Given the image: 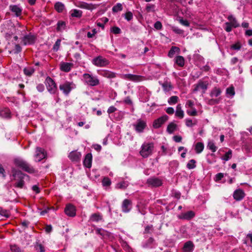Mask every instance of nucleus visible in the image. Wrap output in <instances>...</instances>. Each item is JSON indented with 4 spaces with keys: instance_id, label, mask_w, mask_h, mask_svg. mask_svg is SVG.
I'll use <instances>...</instances> for the list:
<instances>
[{
    "instance_id": "nucleus-1",
    "label": "nucleus",
    "mask_w": 252,
    "mask_h": 252,
    "mask_svg": "<svg viewBox=\"0 0 252 252\" xmlns=\"http://www.w3.org/2000/svg\"><path fill=\"white\" fill-rule=\"evenodd\" d=\"M14 163L17 166L29 173H33L35 172L34 169L24 160L15 159L14 160Z\"/></svg>"
},
{
    "instance_id": "nucleus-2",
    "label": "nucleus",
    "mask_w": 252,
    "mask_h": 252,
    "mask_svg": "<svg viewBox=\"0 0 252 252\" xmlns=\"http://www.w3.org/2000/svg\"><path fill=\"white\" fill-rule=\"evenodd\" d=\"M27 175L23 173L21 171L15 170L13 171V176L15 180L18 181L15 183V186L19 188H22L24 185L23 179Z\"/></svg>"
},
{
    "instance_id": "nucleus-3",
    "label": "nucleus",
    "mask_w": 252,
    "mask_h": 252,
    "mask_svg": "<svg viewBox=\"0 0 252 252\" xmlns=\"http://www.w3.org/2000/svg\"><path fill=\"white\" fill-rule=\"evenodd\" d=\"M154 149V144L153 143L144 144L142 146V150L140 151V155L143 158H147L150 155Z\"/></svg>"
},
{
    "instance_id": "nucleus-4",
    "label": "nucleus",
    "mask_w": 252,
    "mask_h": 252,
    "mask_svg": "<svg viewBox=\"0 0 252 252\" xmlns=\"http://www.w3.org/2000/svg\"><path fill=\"white\" fill-rule=\"evenodd\" d=\"M228 19L229 22H226L225 23L226 28L225 29L227 32H230L231 31L232 27L237 28L239 26V24L238 23L236 19L232 15H230L228 17Z\"/></svg>"
},
{
    "instance_id": "nucleus-5",
    "label": "nucleus",
    "mask_w": 252,
    "mask_h": 252,
    "mask_svg": "<svg viewBox=\"0 0 252 252\" xmlns=\"http://www.w3.org/2000/svg\"><path fill=\"white\" fill-rule=\"evenodd\" d=\"M93 63L97 66H103L108 64V61L102 56H98L93 60Z\"/></svg>"
},
{
    "instance_id": "nucleus-6",
    "label": "nucleus",
    "mask_w": 252,
    "mask_h": 252,
    "mask_svg": "<svg viewBox=\"0 0 252 252\" xmlns=\"http://www.w3.org/2000/svg\"><path fill=\"white\" fill-rule=\"evenodd\" d=\"M84 78L87 84L90 86H96L99 83L98 79L93 77L89 74H85L84 75Z\"/></svg>"
},
{
    "instance_id": "nucleus-7",
    "label": "nucleus",
    "mask_w": 252,
    "mask_h": 252,
    "mask_svg": "<svg viewBox=\"0 0 252 252\" xmlns=\"http://www.w3.org/2000/svg\"><path fill=\"white\" fill-rule=\"evenodd\" d=\"M46 84L48 90L51 93H55L56 90V85L54 80L50 77L46 79Z\"/></svg>"
},
{
    "instance_id": "nucleus-8",
    "label": "nucleus",
    "mask_w": 252,
    "mask_h": 252,
    "mask_svg": "<svg viewBox=\"0 0 252 252\" xmlns=\"http://www.w3.org/2000/svg\"><path fill=\"white\" fill-rule=\"evenodd\" d=\"M168 117L165 115L160 118L155 120L153 124V126L155 128H158L161 126L166 121H167Z\"/></svg>"
},
{
    "instance_id": "nucleus-9",
    "label": "nucleus",
    "mask_w": 252,
    "mask_h": 252,
    "mask_svg": "<svg viewBox=\"0 0 252 252\" xmlns=\"http://www.w3.org/2000/svg\"><path fill=\"white\" fill-rule=\"evenodd\" d=\"M36 40V37L34 35L29 34L25 35L22 39L24 45L33 44Z\"/></svg>"
},
{
    "instance_id": "nucleus-10",
    "label": "nucleus",
    "mask_w": 252,
    "mask_h": 252,
    "mask_svg": "<svg viewBox=\"0 0 252 252\" xmlns=\"http://www.w3.org/2000/svg\"><path fill=\"white\" fill-rule=\"evenodd\" d=\"M124 79L128 80L131 81L138 82L142 80V76L131 74H124L122 76Z\"/></svg>"
},
{
    "instance_id": "nucleus-11",
    "label": "nucleus",
    "mask_w": 252,
    "mask_h": 252,
    "mask_svg": "<svg viewBox=\"0 0 252 252\" xmlns=\"http://www.w3.org/2000/svg\"><path fill=\"white\" fill-rule=\"evenodd\" d=\"M133 126L135 127V130L138 132H142L147 125L145 121L141 119H139L137 120V123Z\"/></svg>"
},
{
    "instance_id": "nucleus-12",
    "label": "nucleus",
    "mask_w": 252,
    "mask_h": 252,
    "mask_svg": "<svg viewBox=\"0 0 252 252\" xmlns=\"http://www.w3.org/2000/svg\"><path fill=\"white\" fill-rule=\"evenodd\" d=\"M65 213L69 217H74L76 215L75 207L71 204H68L64 209Z\"/></svg>"
},
{
    "instance_id": "nucleus-13",
    "label": "nucleus",
    "mask_w": 252,
    "mask_h": 252,
    "mask_svg": "<svg viewBox=\"0 0 252 252\" xmlns=\"http://www.w3.org/2000/svg\"><path fill=\"white\" fill-rule=\"evenodd\" d=\"M35 158L37 161H40L41 159L45 158L44 150L40 147H37L36 149Z\"/></svg>"
},
{
    "instance_id": "nucleus-14",
    "label": "nucleus",
    "mask_w": 252,
    "mask_h": 252,
    "mask_svg": "<svg viewBox=\"0 0 252 252\" xmlns=\"http://www.w3.org/2000/svg\"><path fill=\"white\" fill-rule=\"evenodd\" d=\"M147 183L152 187H158L162 185V181L157 178H152L147 180Z\"/></svg>"
},
{
    "instance_id": "nucleus-15",
    "label": "nucleus",
    "mask_w": 252,
    "mask_h": 252,
    "mask_svg": "<svg viewBox=\"0 0 252 252\" xmlns=\"http://www.w3.org/2000/svg\"><path fill=\"white\" fill-rule=\"evenodd\" d=\"M208 86V83L207 82L199 81L196 85V87L193 90L194 92L198 91L200 89L203 90V93L207 90Z\"/></svg>"
},
{
    "instance_id": "nucleus-16",
    "label": "nucleus",
    "mask_w": 252,
    "mask_h": 252,
    "mask_svg": "<svg viewBox=\"0 0 252 252\" xmlns=\"http://www.w3.org/2000/svg\"><path fill=\"white\" fill-rule=\"evenodd\" d=\"M131 201L128 199H125L122 204V209L124 212H128L131 209Z\"/></svg>"
},
{
    "instance_id": "nucleus-17",
    "label": "nucleus",
    "mask_w": 252,
    "mask_h": 252,
    "mask_svg": "<svg viewBox=\"0 0 252 252\" xmlns=\"http://www.w3.org/2000/svg\"><path fill=\"white\" fill-rule=\"evenodd\" d=\"M245 196V193L242 189L236 190L233 193L234 198L237 201L242 199Z\"/></svg>"
},
{
    "instance_id": "nucleus-18",
    "label": "nucleus",
    "mask_w": 252,
    "mask_h": 252,
    "mask_svg": "<svg viewBox=\"0 0 252 252\" xmlns=\"http://www.w3.org/2000/svg\"><path fill=\"white\" fill-rule=\"evenodd\" d=\"M78 6L80 8L88 10H93L96 8V5L92 3H88L85 2L79 3Z\"/></svg>"
},
{
    "instance_id": "nucleus-19",
    "label": "nucleus",
    "mask_w": 252,
    "mask_h": 252,
    "mask_svg": "<svg viewBox=\"0 0 252 252\" xmlns=\"http://www.w3.org/2000/svg\"><path fill=\"white\" fill-rule=\"evenodd\" d=\"M194 245L193 243L189 241L184 244L183 248V251L184 252H191L193 251Z\"/></svg>"
},
{
    "instance_id": "nucleus-20",
    "label": "nucleus",
    "mask_w": 252,
    "mask_h": 252,
    "mask_svg": "<svg viewBox=\"0 0 252 252\" xmlns=\"http://www.w3.org/2000/svg\"><path fill=\"white\" fill-rule=\"evenodd\" d=\"M92 156L91 153L87 154L85 156L83 163L85 166L90 168L92 166Z\"/></svg>"
},
{
    "instance_id": "nucleus-21",
    "label": "nucleus",
    "mask_w": 252,
    "mask_h": 252,
    "mask_svg": "<svg viewBox=\"0 0 252 252\" xmlns=\"http://www.w3.org/2000/svg\"><path fill=\"white\" fill-rule=\"evenodd\" d=\"M195 216V213L192 211H188L185 213L181 214L179 218L184 220H189L193 218Z\"/></svg>"
},
{
    "instance_id": "nucleus-22",
    "label": "nucleus",
    "mask_w": 252,
    "mask_h": 252,
    "mask_svg": "<svg viewBox=\"0 0 252 252\" xmlns=\"http://www.w3.org/2000/svg\"><path fill=\"white\" fill-rule=\"evenodd\" d=\"M60 89L66 94L69 93L71 90L70 84L68 82H66L60 86Z\"/></svg>"
},
{
    "instance_id": "nucleus-23",
    "label": "nucleus",
    "mask_w": 252,
    "mask_h": 252,
    "mask_svg": "<svg viewBox=\"0 0 252 252\" xmlns=\"http://www.w3.org/2000/svg\"><path fill=\"white\" fill-rule=\"evenodd\" d=\"M11 11L14 13L16 16H19L22 13V9L18 7L17 5H11L10 6Z\"/></svg>"
},
{
    "instance_id": "nucleus-24",
    "label": "nucleus",
    "mask_w": 252,
    "mask_h": 252,
    "mask_svg": "<svg viewBox=\"0 0 252 252\" xmlns=\"http://www.w3.org/2000/svg\"><path fill=\"white\" fill-rule=\"evenodd\" d=\"M72 64L69 63H61L60 68L62 71L65 72H68L72 66Z\"/></svg>"
},
{
    "instance_id": "nucleus-25",
    "label": "nucleus",
    "mask_w": 252,
    "mask_h": 252,
    "mask_svg": "<svg viewBox=\"0 0 252 252\" xmlns=\"http://www.w3.org/2000/svg\"><path fill=\"white\" fill-rule=\"evenodd\" d=\"M69 157L73 161H77L80 158L81 154L76 152H72L70 153Z\"/></svg>"
},
{
    "instance_id": "nucleus-26",
    "label": "nucleus",
    "mask_w": 252,
    "mask_h": 252,
    "mask_svg": "<svg viewBox=\"0 0 252 252\" xmlns=\"http://www.w3.org/2000/svg\"><path fill=\"white\" fill-rule=\"evenodd\" d=\"M176 63L180 67H183L185 64V60L181 56H177L175 59Z\"/></svg>"
},
{
    "instance_id": "nucleus-27",
    "label": "nucleus",
    "mask_w": 252,
    "mask_h": 252,
    "mask_svg": "<svg viewBox=\"0 0 252 252\" xmlns=\"http://www.w3.org/2000/svg\"><path fill=\"white\" fill-rule=\"evenodd\" d=\"M177 126L174 123H170L167 126V131L169 133H173L177 128Z\"/></svg>"
},
{
    "instance_id": "nucleus-28",
    "label": "nucleus",
    "mask_w": 252,
    "mask_h": 252,
    "mask_svg": "<svg viewBox=\"0 0 252 252\" xmlns=\"http://www.w3.org/2000/svg\"><path fill=\"white\" fill-rule=\"evenodd\" d=\"M175 115L177 117L180 118H183L184 117V112L181 109L180 104H178L177 106Z\"/></svg>"
},
{
    "instance_id": "nucleus-29",
    "label": "nucleus",
    "mask_w": 252,
    "mask_h": 252,
    "mask_svg": "<svg viewBox=\"0 0 252 252\" xmlns=\"http://www.w3.org/2000/svg\"><path fill=\"white\" fill-rule=\"evenodd\" d=\"M55 9L58 12H62L64 8V6L63 3H62L61 2H56L54 6Z\"/></svg>"
},
{
    "instance_id": "nucleus-30",
    "label": "nucleus",
    "mask_w": 252,
    "mask_h": 252,
    "mask_svg": "<svg viewBox=\"0 0 252 252\" xmlns=\"http://www.w3.org/2000/svg\"><path fill=\"white\" fill-rule=\"evenodd\" d=\"M180 49L176 46H172L168 52V56L170 58H172L176 52H179Z\"/></svg>"
},
{
    "instance_id": "nucleus-31",
    "label": "nucleus",
    "mask_w": 252,
    "mask_h": 252,
    "mask_svg": "<svg viewBox=\"0 0 252 252\" xmlns=\"http://www.w3.org/2000/svg\"><path fill=\"white\" fill-rule=\"evenodd\" d=\"M162 86L163 89L166 92L170 91L172 88V86L170 82L166 81L162 84Z\"/></svg>"
},
{
    "instance_id": "nucleus-32",
    "label": "nucleus",
    "mask_w": 252,
    "mask_h": 252,
    "mask_svg": "<svg viewBox=\"0 0 252 252\" xmlns=\"http://www.w3.org/2000/svg\"><path fill=\"white\" fill-rule=\"evenodd\" d=\"M82 15V11L77 9H74L72 11L71 16L73 17L80 18Z\"/></svg>"
},
{
    "instance_id": "nucleus-33",
    "label": "nucleus",
    "mask_w": 252,
    "mask_h": 252,
    "mask_svg": "<svg viewBox=\"0 0 252 252\" xmlns=\"http://www.w3.org/2000/svg\"><path fill=\"white\" fill-rule=\"evenodd\" d=\"M204 149V145L201 142H198L195 146V150L197 153H201Z\"/></svg>"
},
{
    "instance_id": "nucleus-34",
    "label": "nucleus",
    "mask_w": 252,
    "mask_h": 252,
    "mask_svg": "<svg viewBox=\"0 0 252 252\" xmlns=\"http://www.w3.org/2000/svg\"><path fill=\"white\" fill-rule=\"evenodd\" d=\"M220 93H221V91L220 89L215 88L211 92V93L210 94V95L212 97H213V96L217 97L220 94Z\"/></svg>"
},
{
    "instance_id": "nucleus-35",
    "label": "nucleus",
    "mask_w": 252,
    "mask_h": 252,
    "mask_svg": "<svg viewBox=\"0 0 252 252\" xmlns=\"http://www.w3.org/2000/svg\"><path fill=\"white\" fill-rule=\"evenodd\" d=\"M102 219V217L99 214H93L91 217V220L93 221H98Z\"/></svg>"
},
{
    "instance_id": "nucleus-36",
    "label": "nucleus",
    "mask_w": 252,
    "mask_h": 252,
    "mask_svg": "<svg viewBox=\"0 0 252 252\" xmlns=\"http://www.w3.org/2000/svg\"><path fill=\"white\" fill-rule=\"evenodd\" d=\"M65 28V23L63 21H59L57 24V30L58 31H61L64 30Z\"/></svg>"
},
{
    "instance_id": "nucleus-37",
    "label": "nucleus",
    "mask_w": 252,
    "mask_h": 252,
    "mask_svg": "<svg viewBox=\"0 0 252 252\" xmlns=\"http://www.w3.org/2000/svg\"><path fill=\"white\" fill-rule=\"evenodd\" d=\"M34 69L32 67L25 68L24 69V73L27 76H31L34 72Z\"/></svg>"
},
{
    "instance_id": "nucleus-38",
    "label": "nucleus",
    "mask_w": 252,
    "mask_h": 252,
    "mask_svg": "<svg viewBox=\"0 0 252 252\" xmlns=\"http://www.w3.org/2000/svg\"><path fill=\"white\" fill-rule=\"evenodd\" d=\"M232 157V151L229 150L227 152L225 153L223 157L222 158V159L227 161L230 159Z\"/></svg>"
},
{
    "instance_id": "nucleus-39",
    "label": "nucleus",
    "mask_w": 252,
    "mask_h": 252,
    "mask_svg": "<svg viewBox=\"0 0 252 252\" xmlns=\"http://www.w3.org/2000/svg\"><path fill=\"white\" fill-rule=\"evenodd\" d=\"M122 5L121 3H117L116 5L113 6L112 10L114 12H117L122 10Z\"/></svg>"
},
{
    "instance_id": "nucleus-40",
    "label": "nucleus",
    "mask_w": 252,
    "mask_h": 252,
    "mask_svg": "<svg viewBox=\"0 0 252 252\" xmlns=\"http://www.w3.org/2000/svg\"><path fill=\"white\" fill-rule=\"evenodd\" d=\"M226 94L231 96L235 94L234 88L233 86H230L226 89Z\"/></svg>"
},
{
    "instance_id": "nucleus-41",
    "label": "nucleus",
    "mask_w": 252,
    "mask_h": 252,
    "mask_svg": "<svg viewBox=\"0 0 252 252\" xmlns=\"http://www.w3.org/2000/svg\"><path fill=\"white\" fill-rule=\"evenodd\" d=\"M207 147L213 152H215L217 150V147L215 145L214 143L212 141H210L208 142Z\"/></svg>"
},
{
    "instance_id": "nucleus-42",
    "label": "nucleus",
    "mask_w": 252,
    "mask_h": 252,
    "mask_svg": "<svg viewBox=\"0 0 252 252\" xmlns=\"http://www.w3.org/2000/svg\"><path fill=\"white\" fill-rule=\"evenodd\" d=\"M178 97L177 96H172L169 99L168 102L170 104H175L178 102Z\"/></svg>"
},
{
    "instance_id": "nucleus-43",
    "label": "nucleus",
    "mask_w": 252,
    "mask_h": 252,
    "mask_svg": "<svg viewBox=\"0 0 252 252\" xmlns=\"http://www.w3.org/2000/svg\"><path fill=\"white\" fill-rule=\"evenodd\" d=\"M35 248L38 252H45L44 247L43 246V245L42 244H41L40 243H36V244L35 246Z\"/></svg>"
},
{
    "instance_id": "nucleus-44",
    "label": "nucleus",
    "mask_w": 252,
    "mask_h": 252,
    "mask_svg": "<svg viewBox=\"0 0 252 252\" xmlns=\"http://www.w3.org/2000/svg\"><path fill=\"white\" fill-rule=\"evenodd\" d=\"M195 163L196 161L195 160L191 159L187 164V167L190 169L194 168L196 166Z\"/></svg>"
},
{
    "instance_id": "nucleus-45",
    "label": "nucleus",
    "mask_w": 252,
    "mask_h": 252,
    "mask_svg": "<svg viewBox=\"0 0 252 252\" xmlns=\"http://www.w3.org/2000/svg\"><path fill=\"white\" fill-rule=\"evenodd\" d=\"M111 182L110 180L107 178L105 177L102 180V184L103 186H109L110 185Z\"/></svg>"
},
{
    "instance_id": "nucleus-46",
    "label": "nucleus",
    "mask_w": 252,
    "mask_h": 252,
    "mask_svg": "<svg viewBox=\"0 0 252 252\" xmlns=\"http://www.w3.org/2000/svg\"><path fill=\"white\" fill-rule=\"evenodd\" d=\"M127 185L126 184L125 182H123L121 183H119L117 184V187L118 189H125L126 188Z\"/></svg>"
},
{
    "instance_id": "nucleus-47",
    "label": "nucleus",
    "mask_w": 252,
    "mask_h": 252,
    "mask_svg": "<svg viewBox=\"0 0 252 252\" xmlns=\"http://www.w3.org/2000/svg\"><path fill=\"white\" fill-rule=\"evenodd\" d=\"M0 215L6 218L9 217L8 212L7 210L3 209L1 208H0Z\"/></svg>"
},
{
    "instance_id": "nucleus-48",
    "label": "nucleus",
    "mask_w": 252,
    "mask_h": 252,
    "mask_svg": "<svg viewBox=\"0 0 252 252\" xmlns=\"http://www.w3.org/2000/svg\"><path fill=\"white\" fill-rule=\"evenodd\" d=\"M154 242V239L152 237H150L147 241L146 242V243L144 244V247H148L150 246Z\"/></svg>"
},
{
    "instance_id": "nucleus-49",
    "label": "nucleus",
    "mask_w": 252,
    "mask_h": 252,
    "mask_svg": "<svg viewBox=\"0 0 252 252\" xmlns=\"http://www.w3.org/2000/svg\"><path fill=\"white\" fill-rule=\"evenodd\" d=\"M241 48V45L240 43V42H237L236 44H233L231 46V48L235 50H239Z\"/></svg>"
},
{
    "instance_id": "nucleus-50",
    "label": "nucleus",
    "mask_w": 252,
    "mask_h": 252,
    "mask_svg": "<svg viewBox=\"0 0 252 252\" xmlns=\"http://www.w3.org/2000/svg\"><path fill=\"white\" fill-rule=\"evenodd\" d=\"M104 76L107 78H112L115 77V74L113 72L108 71L104 73Z\"/></svg>"
},
{
    "instance_id": "nucleus-51",
    "label": "nucleus",
    "mask_w": 252,
    "mask_h": 252,
    "mask_svg": "<svg viewBox=\"0 0 252 252\" xmlns=\"http://www.w3.org/2000/svg\"><path fill=\"white\" fill-rule=\"evenodd\" d=\"M125 18L127 21L131 20L133 17L132 13L130 11L126 12V14H125Z\"/></svg>"
},
{
    "instance_id": "nucleus-52",
    "label": "nucleus",
    "mask_w": 252,
    "mask_h": 252,
    "mask_svg": "<svg viewBox=\"0 0 252 252\" xmlns=\"http://www.w3.org/2000/svg\"><path fill=\"white\" fill-rule=\"evenodd\" d=\"M196 121H195L194 123H192L191 120L188 119L186 121V124L188 126H192L193 125H196Z\"/></svg>"
},
{
    "instance_id": "nucleus-53",
    "label": "nucleus",
    "mask_w": 252,
    "mask_h": 252,
    "mask_svg": "<svg viewBox=\"0 0 252 252\" xmlns=\"http://www.w3.org/2000/svg\"><path fill=\"white\" fill-rule=\"evenodd\" d=\"M61 40L60 39H58L55 44H54V47H53V49L54 50H56V51H57L59 48V47L60 46V44H61Z\"/></svg>"
},
{
    "instance_id": "nucleus-54",
    "label": "nucleus",
    "mask_w": 252,
    "mask_h": 252,
    "mask_svg": "<svg viewBox=\"0 0 252 252\" xmlns=\"http://www.w3.org/2000/svg\"><path fill=\"white\" fill-rule=\"evenodd\" d=\"M162 24L160 22L157 21L154 24V27L157 30H159L162 29Z\"/></svg>"
},
{
    "instance_id": "nucleus-55",
    "label": "nucleus",
    "mask_w": 252,
    "mask_h": 252,
    "mask_svg": "<svg viewBox=\"0 0 252 252\" xmlns=\"http://www.w3.org/2000/svg\"><path fill=\"white\" fill-rule=\"evenodd\" d=\"M111 32H113L114 34H119L121 32V30L118 27H113L111 29Z\"/></svg>"
},
{
    "instance_id": "nucleus-56",
    "label": "nucleus",
    "mask_w": 252,
    "mask_h": 252,
    "mask_svg": "<svg viewBox=\"0 0 252 252\" xmlns=\"http://www.w3.org/2000/svg\"><path fill=\"white\" fill-rule=\"evenodd\" d=\"M172 30L176 33L178 34H183L184 33V31L178 28L173 27L172 28Z\"/></svg>"
},
{
    "instance_id": "nucleus-57",
    "label": "nucleus",
    "mask_w": 252,
    "mask_h": 252,
    "mask_svg": "<svg viewBox=\"0 0 252 252\" xmlns=\"http://www.w3.org/2000/svg\"><path fill=\"white\" fill-rule=\"evenodd\" d=\"M223 177V173H218L216 175L215 181L218 182Z\"/></svg>"
},
{
    "instance_id": "nucleus-58",
    "label": "nucleus",
    "mask_w": 252,
    "mask_h": 252,
    "mask_svg": "<svg viewBox=\"0 0 252 252\" xmlns=\"http://www.w3.org/2000/svg\"><path fill=\"white\" fill-rule=\"evenodd\" d=\"M180 23L185 26H186V27L189 26V23L188 22V21H187L186 20H184L183 19H181L180 20Z\"/></svg>"
},
{
    "instance_id": "nucleus-59",
    "label": "nucleus",
    "mask_w": 252,
    "mask_h": 252,
    "mask_svg": "<svg viewBox=\"0 0 252 252\" xmlns=\"http://www.w3.org/2000/svg\"><path fill=\"white\" fill-rule=\"evenodd\" d=\"M22 50V48L19 44H16L14 50V53L18 54Z\"/></svg>"
},
{
    "instance_id": "nucleus-60",
    "label": "nucleus",
    "mask_w": 252,
    "mask_h": 252,
    "mask_svg": "<svg viewBox=\"0 0 252 252\" xmlns=\"http://www.w3.org/2000/svg\"><path fill=\"white\" fill-rule=\"evenodd\" d=\"M0 175H1L2 177H5V170L0 163Z\"/></svg>"
},
{
    "instance_id": "nucleus-61",
    "label": "nucleus",
    "mask_w": 252,
    "mask_h": 252,
    "mask_svg": "<svg viewBox=\"0 0 252 252\" xmlns=\"http://www.w3.org/2000/svg\"><path fill=\"white\" fill-rule=\"evenodd\" d=\"M45 229L46 233H49L52 230V227L51 225H46Z\"/></svg>"
},
{
    "instance_id": "nucleus-62",
    "label": "nucleus",
    "mask_w": 252,
    "mask_h": 252,
    "mask_svg": "<svg viewBox=\"0 0 252 252\" xmlns=\"http://www.w3.org/2000/svg\"><path fill=\"white\" fill-rule=\"evenodd\" d=\"M117 110V109L114 107V106H110L108 110H107V112L108 114H111V113H112L114 112H115Z\"/></svg>"
},
{
    "instance_id": "nucleus-63",
    "label": "nucleus",
    "mask_w": 252,
    "mask_h": 252,
    "mask_svg": "<svg viewBox=\"0 0 252 252\" xmlns=\"http://www.w3.org/2000/svg\"><path fill=\"white\" fill-rule=\"evenodd\" d=\"M12 252H21L20 249L16 246H13L11 247Z\"/></svg>"
},
{
    "instance_id": "nucleus-64",
    "label": "nucleus",
    "mask_w": 252,
    "mask_h": 252,
    "mask_svg": "<svg viewBox=\"0 0 252 252\" xmlns=\"http://www.w3.org/2000/svg\"><path fill=\"white\" fill-rule=\"evenodd\" d=\"M173 139L176 142H180L181 141L182 138L180 136L175 135L173 137Z\"/></svg>"
}]
</instances>
